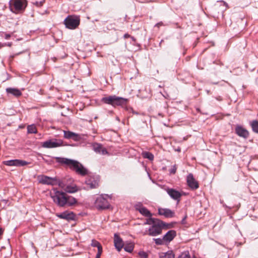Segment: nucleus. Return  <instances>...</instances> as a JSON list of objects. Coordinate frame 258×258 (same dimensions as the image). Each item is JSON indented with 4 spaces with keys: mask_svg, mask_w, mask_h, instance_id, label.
Instances as JSON below:
<instances>
[{
    "mask_svg": "<svg viewBox=\"0 0 258 258\" xmlns=\"http://www.w3.org/2000/svg\"><path fill=\"white\" fill-rule=\"evenodd\" d=\"M56 160L57 162L69 166L70 169L75 171L77 174L84 176L89 174L88 170L77 160L62 157H56Z\"/></svg>",
    "mask_w": 258,
    "mask_h": 258,
    "instance_id": "nucleus-1",
    "label": "nucleus"
},
{
    "mask_svg": "<svg viewBox=\"0 0 258 258\" xmlns=\"http://www.w3.org/2000/svg\"><path fill=\"white\" fill-rule=\"evenodd\" d=\"M28 5L27 0H10L9 2V9L15 14L24 12Z\"/></svg>",
    "mask_w": 258,
    "mask_h": 258,
    "instance_id": "nucleus-2",
    "label": "nucleus"
},
{
    "mask_svg": "<svg viewBox=\"0 0 258 258\" xmlns=\"http://www.w3.org/2000/svg\"><path fill=\"white\" fill-rule=\"evenodd\" d=\"M67 194L62 191L54 189L53 194L51 195V197L53 202L60 207H65L67 201Z\"/></svg>",
    "mask_w": 258,
    "mask_h": 258,
    "instance_id": "nucleus-3",
    "label": "nucleus"
},
{
    "mask_svg": "<svg viewBox=\"0 0 258 258\" xmlns=\"http://www.w3.org/2000/svg\"><path fill=\"white\" fill-rule=\"evenodd\" d=\"M165 222L162 220H158L154 225H152L148 229V234L151 236H156L162 233L163 226L165 225Z\"/></svg>",
    "mask_w": 258,
    "mask_h": 258,
    "instance_id": "nucleus-4",
    "label": "nucleus"
},
{
    "mask_svg": "<svg viewBox=\"0 0 258 258\" xmlns=\"http://www.w3.org/2000/svg\"><path fill=\"white\" fill-rule=\"evenodd\" d=\"M79 17L73 15L68 16L64 20V24L66 28L70 29H75L80 24Z\"/></svg>",
    "mask_w": 258,
    "mask_h": 258,
    "instance_id": "nucleus-5",
    "label": "nucleus"
},
{
    "mask_svg": "<svg viewBox=\"0 0 258 258\" xmlns=\"http://www.w3.org/2000/svg\"><path fill=\"white\" fill-rule=\"evenodd\" d=\"M58 186L63 189L66 193L73 194L81 190V188L76 184L67 183L65 180H60Z\"/></svg>",
    "mask_w": 258,
    "mask_h": 258,
    "instance_id": "nucleus-6",
    "label": "nucleus"
},
{
    "mask_svg": "<svg viewBox=\"0 0 258 258\" xmlns=\"http://www.w3.org/2000/svg\"><path fill=\"white\" fill-rule=\"evenodd\" d=\"M95 206L98 210L108 209L109 207V203L107 200V195H101L98 197L94 203Z\"/></svg>",
    "mask_w": 258,
    "mask_h": 258,
    "instance_id": "nucleus-7",
    "label": "nucleus"
},
{
    "mask_svg": "<svg viewBox=\"0 0 258 258\" xmlns=\"http://www.w3.org/2000/svg\"><path fill=\"white\" fill-rule=\"evenodd\" d=\"M38 180L39 183L43 184L54 185L58 184L60 180L57 178L51 177L44 175H40L38 176Z\"/></svg>",
    "mask_w": 258,
    "mask_h": 258,
    "instance_id": "nucleus-8",
    "label": "nucleus"
},
{
    "mask_svg": "<svg viewBox=\"0 0 258 258\" xmlns=\"http://www.w3.org/2000/svg\"><path fill=\"white\" fill-rule=\"evenodd\" d=\"M63 145V141L59 139H52L47 140L42 143V146L45 148H54Z\"/></svg>",
    "mask_w": 258,
    "mask_h": 258,
    "instance_id": "nucleus-9",
    "label": "nucleus"
},
{
    "mask_svg": "<svg viewBox=\"0 0 258 258\" xmlns=\"http://www.w3.org/2000/svg\"><path fill=\"white\" fill-rule=\"evenodd\" d=\"M99 177L98 175L88 176L85 181L86 184L91 188H95L98 186Z\"/></svg>",
    "mask_w": 258,
    "mask_h": 258,
    "instance_id": "nucleus-10",
    "label": "nucleus"
},
{
    "mask_svg": "<svg viewBox=\"0 0 258 258\" xmlns=\"http://www.w3.org/2000/svg\"><path fill=\"white\" fill-rule=\"evenodd\" d=\"M186 182L188 186L192 190H196L199 187V184L194 177L192 173H189L186 177Z\"/></svg>",
    "mask_w": 258,
    "mask_h": 258,
    "instance_id": "nucleus-11",
    "label": "nucleus"
},
{
    "mask_svg": "<svg viewBox=\"0 0 258 258\" xmlns=\"http://www.w3.org/2000/svg\"><path fill=\"white\" fill-rule=\"evenodd\" d=\"M4 164L9 166L21 167L27 165L28 163L24 160L19 159L10 160L4 161Z\"/></svg>",
    "mask_w": 258,
    "mask_h": 258,
    "instance_id": "nucleus-12",
    "label": "nucleus"
},
{
    "mask_svg": "<svg viewBox=\"0 0 258 258\" xmlns=\"http://www.w3.org/2000/svg\"><path fill=\"white\" fill-rule=\"evenodd\" d=\"M235 132L239 137L244 139H247L249 134L248 131L240 125H237L235 128Z\"/></svg>",
    "mask_w": 258,
    "mask_h": 258,
    "instance_id": "nucleus-13",
    "label": "nucleus"
},
{
    "mask_svg": "<svg viewBox=\"0 0 258 258\" xmlns=\"http://www.w3.org/2000/svg\"><path fill=\"white\" fill-rule=\"evenodd\" d=\"M165 190L171 199L177 201H179L180 199L182 196L179 191L174 188H171L169 187L166 188Z\"/></svg>",
    "mask_w": 258,
    "mask_h": 258,
    "instance_id": "nucleus-14",
    "label": "nucleus"
},
{
    "mask_svg": "<svg viewBox=\"0 0 258 258\" xmlns=\"http://www.w3.org/2000/svg\"><path fill=\"white\" fill-rule=\"evenodd\" d=\"M158 214L163 215L166 218H172L175 215V213L169 209L159 208Z\"/></svg>",
    "mask_w": 258,
    "mask_h": 258,
    "instance_id": "nucleus-15",
    "label": "nucleus"
},
{
    "mask_svg": "<svg viewBox=\"0 0 258 258\" xmlns=\"http://www.w3.org/2000/svg\"><path fill=\"white\" fill-rule=\"evenodd\" d=\"M114 243L117 250L119 251H120L123 247V243L122 239L117 233H115L114 235Z\"/></svg>",
    "mask_w": 258,
    "mask_h": 258,
    "instance_id": "nucleus-16",
    "label": "nucleus"
},
{
    "mask_svg": "<svg viewBox=\"0 0 258 258\" xmlns=\"http://www.w3.org/2000/svg\"><path fill=\"white\" fill-rule=\"evenodd\" d=\"M57 216L60 219L72 220L75 219V215L73 212H68V211H64L61 213L57 214Z\"/></svg>",
    "mask_w": 258,
    "mask_h": 258,
    "instance_id": "nucleus-17",
    "label": "nucleus"
},
{
    "mask_svg": "<svg viewBox=\"0 0 258 258\" xmlns=\"http://www.w3.org/2000/svg\"><path fill=\"white\" fill-rule=\"evenodd\" d=\"M64 138L67 139H72L75 141H78L80 140V136L71 131H63Z\"/></svg>",
    "mask_w": 258,
    "mask_h": 258,
    "instance_id": "nucleus-18",
    "label": "nucleus"
},
{
    "mask_svg": "<svg viewBox=\"0 0 258 258\" xmlns=\"http://www.w3.org/2000/svg\"><path fill=\"white\" fill-rule=\"evenodd\" d=\"M176 236V232L174 230L168 231L163 236L165 242L169 243Z\"/></svg>",
    "mask_w": 258,
    "mask_h": 258,
    "instance_id": "nucleus-19",
    "label": "nucleus"
},
{
    "mask_svg": "<svg viewBox=\"0 0 258 258\" xmlns=\"http://www.w3.org/2000/svg\"><path fill=\"white\" fill-rule=\"evenodd\" d=\"M128 102L127 98H125L116 96L115 99L114 107L116 106H120L124 108Z\"/></svg>",
    "mask_w": 258,
    "mask_h": 258,
    "instance_id": "nucleus-20",
    "label": "nucleus"
},
{
    "mask_svg": "<svg viewBox=\"0 0 258 258\" xmlns=\"http://www.w3.org/2000/svg\"><path fill=\"white\" fill-rule=\"evenodd\" d=\"M115 96L116 95H110L103 97L101 99V102L105 104L111 105L114 107Z\"/></svg>",
    "mask_w": 258,
    "mask_h": 258,
    "instance_id": "nucleus-21",
    "label": "nucleus"
},
{
    "mask_svg": "<svg viewBox=\"0 0 258 258\" xmlns=\"http://www.w3.org/2000/svg\"><path fill=\"white\" fill-rule=\"evenodd\" d=\"M6 92L8 94H11L15 97H19L22 95L21 91L17 88H7Z\"/></svg>",
    "mask_w": 258,
    "mask_h": 258,
    "instance_id": "nucleus-22",
    "label": "nucleus"
},
{
    "mask_svg": "<svg viewBox=\"0 0 258 258\" xmlns=\"http://www.w3.org/2000/svg\"><path fill=\"white\" fill-rule=\"evenodd\" d=\"M77 203V200L74 197L67 195L66 207L73 206Z\"/></svg>",
    "mask_w": 258,
    "mask_h": 258,
    "instance_id": "nucleus-23",
    "label": "nucleus"
},
{
    "mask_svg": "<svg viewBox=\"0 0 258 258\" xmlns=\"http://www.w3.org/2000/svg\"><path fill=\"white\" fill-rule=\"evenodd\" d=\"M160 258H175V254L172 250H168L165 253H163L162 255L160 256Z\"/></svg>",
    "mask_w": 258,
    "mask_h": 258,
    "instance_id": "nucleus-24",
    "label": "nucleus"
},
{
    "mask_svg": "<svg viewBox=\"0 0 258 258\" xmlns=\"http://www.w3.org/2000/svg\"><path fill=\"white\" fill-rule=\"evenodd\" d=\"M142 215L145 217H152V214L150 212L149 210H148L146 207H144L141 209H140L139 211Z\"/></svg>",
    "mask_w": 258,
    "mask_h": 258,
    "instance_id": "nucleus-25",
    "label": "nucleus"
},
{
    "mask_svg": "<svg viewBox=\"0 0 258 258\" xmlns=\"http://www.w3.org/2000/svg\"><path fill=\"white\" fill-rule=\"evenodd\" d=\"M177 258H197L195 255L192 257L189 254V252L188 250L184 251L182 252L177 257Z\"/></svg>",
    "mask_w": 258,
    "mask_h": 258,
    "instance_id": "nucleus-26",
    "label": "nucleus"
},
{
    "mask_svg": "<svg viewBox=\"0 0 258 258\" xmlns=\"http://www.w3.org/2000/svg\"><path fill=\"white\" fill-rule=\"evenodd\" d=\"M149 217V218L146 220V221L145 223V224L154 225L156 223H157L158 220H160L159 219L154 218H152V217Z\"/></svg>",
    "mask_w": 258,
    "mask_h": 258,
    "instance_id": "nucleus-27",
    "label": "nucleus"
},
{
    "mask_svg": "<svg viewBox=\"0 0 258 258\" xmlns=\"http://www.w3.org/2000/svg\"><path fill=\"white\" fill-rule=\"evenodd\" d=\"M250 125L253 132L258 134V120H254L251 121Z\"/></svg>",
    "mask_w": 258,
    "mask_h": 258,
    "instance_id": "nucleus-28",
    "label": "nucleus"
},
{
    "mask_svg": "<svg viewBox=\"0 0 258 258\" xmlns=\"http://www.w3.org/2000/svg\"><path fill=\"white\" fill-rule=\"evenodd\" d=\"M134 244L132 243H127L123 247L124 250L128 252H132L134 250Z\"/></svg>",
    "mask_w": 258,
    "mask_h": 258,
    "instance_id": "nucleus-29",
    "label": "nucleus"
},
{
    "mask_svg": "<svg viewBox=\"0 0 258 258\" xmlns=\"http://www.w3.org/2000/svg\"><path fill=\"white\" fill-rule=\"evenodd\" d=\"M143 156L144 158L148 159L150 161H152L154 159V156L152 153L149 152H143Z\"/></svg>",
    "mask_w": 258,
    "mask_h": 258,
    "instance_id": "nucleus-30",
    "label": "nucleus"
},
{
    "mask_svg": "<svg viewBox=\"0 0 258 258\" xmlns=\"http://www.w3.org/2000/svg\"><path fill=\"white\" fill-rule=\"evenodd\" d=\"M27 132L29 134H35L37 133V128L34 124L29 125L27 126Z\"/></svg>",
    "mask_w": 258,
    "mask_h": 258,
    "instance_id": "nucleus-31",
    "label": "nucleus"
},
{
    "mask_svg": "<svg viewBox=\"0 0 258 258\" xmlns=\"http://www.w3.org/2000/svg\"><path fill=\"white\" fill-rule=\"evenodd\" d=\"M93 150L97 153H98L100 152V150L102 147V145L101 144L99 143H94L93 144Z\"/></svg>",
    "mask_w": 258,
    "mask_h": 258,
    "instance_id": "nucleus-32",
    "label": "nucleus"
},
{
    "mask_svg": "<svg viewBox=\"0 0 258 258\" xmlns=\"http://www.w3.org/2000/svg\"><path fill=\"white\" fill-rule=\"evenodd\" d=\"M153 240L155 241L156 245H161L164 244V240H163V237L162 238H153Z\"/></svg>",
    "mask_w": 258,
    "mask_h": 258,
    "instance_id": "nucleus-33",
    "label": "nucleus"
},
{
    "mask_svg": "<svg viewBox=\"0 0 258 258\" xmlns=\"http://www.w3.org/2000/svg\"><path fill=\"white\" fill-rule=\"evenodd\" d=\"M144 207L143 206L142 203L141 202H138L137 204H136L135 205V208L138 211H139L140 209H141L142 208H143Z\"/></svg>",
    "mask_w": 258,
    "mask_h": 258,
    "instance_id": "nucleus-34",
    "label": "nucleus"
},
{
    "mask_svg": "<svg viewBox=\"0 0 258 258\" xmlns=\"http://www.w3.org/2000/svg\"><path fill=\"white\" fill-rule=\"evenodd\" d=\"M138 254L140 258H148V254L144 251H140Z\"/></svg>",
    "mask_w": 258,
    "mask_h": 258,
    "instance_id": "nucleus-35",
    "label": "nucleus"
},
{
    "mask_svg": "<svg viewBox=\"0 0 258 258\" xmlns=\"http://www.w3.org/2000/svg\"><path fill=\"white\" fill-rule=\"evenodd\" d=\"M91 245L93 246V247H99L100 246H101V244L97 241L95 240H92V243H91Z\"/></svg>",
    "mask_w": 258,
    "mask_h": 258,
    "instance_id": "nucleus-36",
    "label": "nucleus"
},
{
    "mask_svg": "<svg viewBox=\"0 0 258 258\" xmlns=\"http://www.w3.org/2000/svg\"><path fill=\"white\" fill-rule=\"evenodd\" d=\"M1 36L4 37L5 39H9L11 37V35L10 34H7L5 32H1Z\"/></svg>",
    "mask_w": 258,
    "mask_h": 258,
    "instance_id": "nucleus-37",
    "label": "nucleus"
},
{
    "mask_svg": "<svg viewBox=\"0 0 258 258\" xmlns=\"http://www.w3.org/2000/svg\"><path fill=\"white\" fill-rule=\"evenodd\" d=\"M177 170V167L176 165H174L172 168L169 170V173L170 174H174Z\"/></svg>",
    "mask_w": 258,
    "mask_h": 258,
    "instance_id": "nucleus-38",
    "label": "nucleus"
},
{
    "mask_svg": "<svg viewBox=\"0 0 258 258\" xmlns=\"http://www.w3.org/2000/svg\"><path fill=\"white\" fill-rule=\"evenodd\" d=\"M165 225L163 226V228L168 229V228H172L173 227V224L172 223H165Z\"/></svg>",
    "mask_w": 258,
    "mask_h": 258,
    "instance_id": "nucleus-39",
    "label": "nucleus"
},
{
    "mask_svg": "<svg viewBox=\"0 0 258 258\" xmlns=\"http://www.w3.org/2000/svg\"><path fill=\"white\" fill-rule=\"evenodd\" d=\"M98 153L101 154L102 155H105V154H107L108 153V152L105 148H103L102 147L100 150V152H99Z\"/></svg>",
    "mask_w": 258,
    "mask_h": 258,
    "instance_id": "nucleus-40",
    "label": "nucleus"
},
{
    "mask_svg": "<svg viewBox=\"0 0 258 258\" xmlns=\"http://www.w3.org/2000/svg\"><path fill=\"white\" fill-rule=\"evenodd\" d=\"M124 109L128 111L129 113H131L133 111L134 109L132 107H130V106H127V105H125V107H124Z\"/></svg>",
    "mask_w": 258,
    "mask_h": 258,
    "instance_id": "nucleus-41",
    "label": "nucleus"
},
{
    "mask_svg": "<svg viewBox=\"0 0 258 258\" xmlns=\"http://www.w3.org/2000/svg\"><path fill=\"white\" fill-rule=\"evenodd\" d=\"M12 45V42L5 43L2 44L1 43H0V47H3V46H6L10 47V46H11Z\"/></svg>",
    "mask_w": 258,
    "mask_h": 258,
    "instance_id": "nucleus-42",
    "label": "nucleus"
},
{
    "mask_svg": "<svg viewBox=\"0 0 258 258\" xmlns=\"http://www.w3.org/2000/svg\"><path fill=\"white\" fill-rule=\"evenodd\" d=\"M43 4V2H36L35 3V5L37 6V7H41L42 6Z\"/></svg>",
    "mask_w": 258,
    "mask_h": 258,
    "instance_id": "nucleus-43",
    "label": "nucleus"
},
{
    "mask_svg": "<svg viewBox=\"0 0 258 258\" xmlns=\"http://www.w3.org/2000/svg\"><path fill=\"white\" fill-rule=\"evenodd\" d=\"M98 249V251H97V253L98 254H101L102 252V246H100L99 247H98L97 248Z\"/></svg>",
    "mask_w": 258,
    "mask_h": 258,
    "instance_id": "nucleus-44",
    "label": "nucleus"
},
{
    "mask_svg": "<svg viewBox=\"0 0 258 258\" xmlns=\"http://www.w3.org/2000/svg\"><path fill=\"white\" fill-rule=\"evenodd\" d=\"M187 218V215H185L184 217L182 218L181 220V224H185V220Z\"/></svg>",
    "mask_w": 258,
    "mask_h": 258,
    "instance_id": "nucleus-45",
    "label": "nucleus"
},
{
    "mask_svg": "<svg viewBox=\"0 0 258 258\" xmlns=\"http://www.w3.org/2000/svg\"><path fill=\"white\" fill-rule=\"evenodd\" d=\"M67 56V54L62 51V54L59 55L58 57L60 58H63Z\"/></svg>",
    "mask_w": 258,
    "mask_h": 258,
    "instance_id": "nucleus-46",
    "label": "nucleus"
},
{
    "mask_svg": "<svg viewBox=\"0 0 258 258\" xmlns=\"http://www.w3.org/2000/svg\"><path fill=\"white\" fill-rule=\"evenodd\" d=\"M163 25V23L162 22H160L159 23H157L156 25H155V27H159L160 26H162Z\"/></svg>",
    "mask_w": 258,
    "mask_h": 258,
    "instance_id": "nucleus-47",
    "label": "nucleus"
},
{
    "mask_svg": "<svg viewBox=\"0 0 258 258\" xmlns=\"http://www.w3.org/2000/svg\"><path fill=\"white\" fill-rule=\"evenodd\" d=\"M131 36L130 35H129L128 33H125L123 35V38L126 39V38H131Z\"/></svg>",
    "mask_w": 258,
    "mask_h": 258,
    "instance_id": "nucleus-48",
    "label": "nucleus"
},
{
    "mask_svg": "<svg viewBox=\"0 0 258 258\" xmlns=\"http://www.w3.org/2000/svg\"><path fill=\"white\" fill-rule=\"evenodd\" d=\"M218 2H220V3H223L224 6H225L226 7H228V4L226 2H225L224 1H218Z\"/></svg>",
    "mask_w": 258,
    "mask_h": 258,
    "instance_id": "nucleus-49",
    "label": "nucleus"
},
{
    "mask_svg": "<svg viewBox=\"0 0 258 258\" xmlns=\"http://www.w3.org/2000/svg\"><path fill=\"white\" fill-rule=\"evenodd\" d=\"M4 229L0 227V235H2L3 234V232H4Z\"/></svg>",
    "mask_w": 258,
    "mask_h": 258,
    "instance_id": "nucleus-50",
    "label": "nucleus"
},
{
    "mask_svg": "<svg viewBox=\"0 0 258 258\" xmlns=\"http://www.w3.org/2000/svg\"><path fill=\"white\" fill-rule=\"evenodd\" d=\"M132 113L133 114H136V115H139L140 114L139 112H137V111H135L134 110H133V111L132 112Z\"/></svg>",
    "mask_w": 258,
    "mask_h": 258,
    "instance_id": "nucleus-51",
    "label": "nucleus"
},
{
    "mask_svg": "<svg viewBox=\"0 0 258 258\" xmlns=\"http://www.w3.org/2000/svg\"><path fill=\"white\" fill-rule=\"evenodd\" d=\"M216 100H217L218 101H221L222 100V98L220 96H218V97H216Z\"/></svg>",
    "mask_w": 258,
    "mask_h": 258,
    "instance_id": "nucleus-52",
    "label": "nucleus"
},
{
    "mask_svg": "<svg viewBox=\"0 0 258 258\" xmlns=\"http://www.w3.org/2000/svg\"><path fill=\"white\" fill-rule=\"evenodd\" d=\"M101 255V254H98V253H97V254H96V258H100V257Z\"/></svg>",
    "mask_w": 258,
    "mask_h": 258,
    "instance_id": "nucleus-53",
    "label": "nucleus"
},
{
    "mask_svg": "<svg viewBox=\"0 0 258 258\" xmlns=\"http://www.w3.org/2000/svg\"><path fill=\"white\" fill-rule=\"evenodd\" d=\"M159 116H161V117H163L164 116V115L162 113H159L158 114Z\"/></svg>",
    "mask_w": 258,
    "mask_h": 258,
    "instance_id": "nucleus-54",
    "label": "nucleus"
},
{
    "mask_svg": "<svg viewBox=\"0 0 258 258\" xmlns=\"http://www.w3.org/2000/svg\"><path fill=\"white\" fill-rule=\"evenodd\" d=\"M131 38H132V39L133 40H134V41H135V40H136V39H135L134 37H133V36H131Z\"/></svg>",
    "mask_w": 258,
    "mask_h": 258,
    "instance_id": "nucleus-55",
    "label": "nucleus"
}]
</instances>
